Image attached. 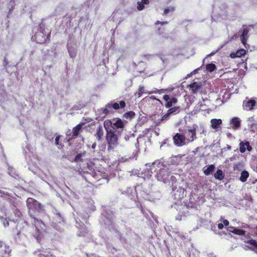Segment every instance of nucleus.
<instances>
[{
    "mask_svg": "<svg viewBox=\"0 0 257 257\" xmlns=\"http://www.w3.org/2000/svg\"><path fill=\"white\" fill-rule=\"evenodd\" d=\"M169 173L168 169L165 167L161 171L157 173L156 177L158 181L166 183L168 180Z\"/></svg>",
    "mask_w": 257,
    "mask_h": 257,
    "instance_id": "0eeeda50",
    "label": "nucleus"
},
{
    "mask_svg": "<svg viewBox=\"0 0 257 257\" xmlns=\"http://www.w3.org/2000/svg\"><path fill=\"white\" fill-rule=\"evenodd\" d=\"M174 10L173 8H167L165 9L164 12V14L166 15L168 14L170 11H173Z\"/></svg>",
    "mask_w": 257,
    "mask_h": 257,
    "instance_id": "58836bf2",
    "label": "nucleus"
},
{
    "mask_svg": "<svg viewBox=\"0 0 257 257\" xmlns=\"http://www.w3.org/2000/svg\"><path fill=\"white\" fill-rule=\"evenodd\" d=\"M248 125L250 127V131L253 133L257 132V122L251 117L247 119Z\"/></svg>",
    "mask_w": 257,
    "mask_h": 257,
    "instance_id": "f8f14e48",
    "label": "nucleus"
},
{
    "mask_svg": "<svg viewBox=\"0 0 257 257\" xmlns=\"http://www.w3.org/2000/svg\"><path fill=\"white\" fill-rule=\"evenodd\" d=\"M159 23L161 24V25H163V24H167V22H159V21H157V22L156 24H159Z\"/></svg>",
    "mask_w": 257,
    "mask_h": 257,
    "instance_id": "8fccbe9b",
    "label": "nucleus"
},
{
    "mask_svg": "<svg viewBox=\"0 0 257 257\" xmlns=\"http://www.w3.org/2000/svg\"><path fill=\"white\" fill-rule=\"evenodd\" d=\"M150 99H156V100L159 101V102H160V100L159 99H157L154 96L152 95V96H150Z\"/></svg>",
    "mask_w": 257,
    "mask_h": 257,
    "instance_id": "09e8293b",
    "label": "nucleus"
},
{
    "mask_svg": "<svg viewBox=\"0 0 257 257\" xmlns=\"http://www.w3.org/2000/svg\"><path fill=\"white\" fill-rule=\"evenodd\" d=\"M146 169L142 172L141 177L144 180L149 179L154 172H158L166 167L165 162L162 159L157 160L152 164H146Z\"/></svg>",
    "mask_w": 257,
    "mask_h": 257,
    "instance_id": "f257e3e1",
    "label": "nucleus"
},
{
    "mask_svg": "<svg viewBox=\"0 0 257 257\" xmlns=\"http://www.w3.org/2000/svg\"><path fill=\"white\" fill-rule=\"evenodd\" d=\"M68 50L69 53V55L71 58H75L77 54V50L75 48L68 46Z\"/></svg>",
    "mask_w": 257,
    "mask_h": 257,
    "instance_id": "bb28decb",
    "label": "nucleus"
},
{
    "mask_svg": "<svg viewBox=\"0 0 257 257\" xmlns=\"http://www.w3.org/2000/svg\"><path fill=\"white\" fill-rule=\"evenodd\" d=\"M252 149L251 147L249 145L248 142L245 143L241 142L240 143V151L241 153H244L246 150L250 151Z\"/></svg>",
    "mask_w": 257,
    "mask_h": 257,
    "instance_id": "4468645a",
    "label": "nucleus"
},
{
    "mask_svg": "<svg viewBox=\"0 0 257 257\" xmlns=\"http://www.w3.org/2000/svg\"><path fill=\"white\" fill-rule=\"evenodd\" d=\"M223 225L225 226H227L229 224V221L226 219L223 220Z\"/></svg>",
    "mask_w": 257,
    "mask_h": 257,
    "instance_id": "a18cd8bd",
    "label": "nucleus"
},
{
    "mask_svg": "<svg viewBox=\"0 0 257 257\" xmlns=\"http://www.w3.org/2000/svg\"><path fill=\"white\" fill-rule=\"evenodd\" d=\"M214 168L215 166L213 165H209L204 170V173L206 175H208L213 171Z\"/></svg>",
    "mask_w": 257,
    "mask_h": 257,
    "instance_id": "c85d7f7f",
    "label": "nucleus"
},
{
    "mask_svg": "<svg viewBox=\"0 0 257 257\" xmlns=\"http://www.w3.org/2000/svg\"><path fill=\"white\" fill-rule=\"evenodd\" d=\"M149 3L148 0H142L141 2H138L137 9L139 11H141L145 8V5H147Z\"/></svg>",
    "mask_w": 257,
    "mask_h": 257,
    "instance_id": "a878e982",
    "label": "nucleus"
},
{
    "mask_svg": "<svg viewBox=\"0 0 257 257\" xmlns=\"http://www.w3.org/2000/svg\"><path fill=\"white\" fill-rule=\"evenodd\" d=\"M135 113L133 111H130L124 114V116L126 118H132L134 117Z\"/></svg>",
    "mask_w": 257,
    "mask_h": 257,
    "instance_id": "f704fd0d",
    "label": "nucleus"
},
{
    "mask_svg": "<svg viewBox=\"0 0 257 257\" xmlns=\"http://www.w3.org/2000/svg\"><path fill=\"white\" fill-rule=\"evenodd\" d=\"M231 124L233 125V128L236 130L240 125V120L238 117H234L231 120Z\"/></svg>",
    "mask_w": 257,
    "mask_h": 257,
    "instance_id": "4be33fe9",
    "label": "nucleus"
},
{
    "mask_svg": "<svg viewBox=\"0 0 257 257\" xmlns=\"http://www.w3.org/2000/svg\"><path fill=\"white\" fill-rule=\"evenodd\" d=\"M174 141L175 144L178 146H183L188 144V143L186 142L184 135H181L179 133H177L174 137Z\"/></svg>",
    "mask_w": 257,
    "mask_h": 257,
    "instance_id": "9d476101",
    "label": "nucleus"
},
{
    "mask_svg": "<svg viewBox=\"0 0 257 257\" xmlns=\"http://www.w3.org/2000/svg\"><path fill=\"white\" fill-rule=\"evenodd\" d=\"M201 86L200 82H194L189 85L190 90H192L193 93H196L198 92Z\"/></svg>",
    "mask_w": 257,
    "mask_h": 257,
    "instance_id": "dca6fc26",
    "label": "nucleus"
},
{
    "mask_svg": "<svg viewBox=\"0 0 257 257\" xmlns=\"http://www.w3.org/2000/svg\"><path fill=\"white\" fill-rule=\"evenodd\" d=\"M103 132L102 128L101 127H99V128L97 130V133H96V137L97 139L99 140L101 137L103 136Z\"/></svg>",
    "mask_w": 257,
    "mask_h": 257,
    "instance_id": "473e14b6",
    "label": "nucleus"
},
{
    "mask_svg": "<svg viewBox=\"0 0 257 257\" xmlns=\"http://www.w3.org/2000/svg\"><path fill=\"white\" fill-rule=\"evenodd\" d=\"M242 106L243 109L246 110H251L257 108L255 101L252 99L244 100Z\"/></svg>",
    "mask_w": 257,
    "mask_h": 257,
    "instance_id": "9b49d317",
    "label": "nucleus"
},
{
    "mask_svg": "<svg viewBox=\"0 0 257 257\" xmlns=\"http://www.w3.org/2000/svg\"><path fill=\"white\" fill-rule=\"evenodd\" d=\"M173 104L172 103V102L171 101V100H170L169 101H167L166 104V107L167 108H169L170 107H171L172 106Z\"/></svg>",
    "mask_w": 257,
    "mask_h": 257,
    "instance_id": "ea45409f",
    "label": "nucleus"
},
{
    "mask_svg": "<svg viewBox=\"0 0 257 257\" xmlns=\"http://www.w3.org/2000/svg\"><path fill=\"white\" fill-rule=\"evenodd\" d=\"M81 157H82V155L81 154H77L76 157H75V160L76 162H79V161H80L81 160Z\"/></svg>",
    "mask_w": 257,
    "mask_h": 257,
    "instance_id": "4c0bfd02",
    "label": "nucleus"
},
{
    "mask_svg": "<svg viewBox=\"0 0 257 257\" xmlns=\"http://www.w3.org/2000/svg\"><path fill=\"white\" fill-rule=\"evenodd\" d=\"M112 119L111 120H106L104 122V126L107 132V133H109V132H112L113 128L112 125Z\"/></svg>",
    "mask_w": 257,
    "mask_h": 257,
    "instance_id": "412c9836",
    "label": "nucleus"
},
{
    "mask_svg": "<svg viewBox=\"0 0 257 257\" xmlns=\"http://www.w3.org/2000/svg\"><path fill=\"white\" fill-rule=\"evenodd\" d=\"M4 225L5 226H8L9 223V222L8 221H6V222H5V221H4Z\"/></svg>",
    "mask_w": 257,
    "mask_h": 257,
    "instance_id": "603ef678",
    "label": "nucleus"
},
{
    "mask_svg": "<svg viewBox=\"0 0 257 257\" xmlns=\"http://www.w3.org/2000/svg\"><path fill=\"white\" fill-rule=\"evenodd\" d=\"M210 122L211 127L216 130L221 124L222 120L220 119H212Z\"/></svg>",
    "mask_w": 257,
    "mask_h": 257,
    "instance_id": "a211bd4d",
    "label": "nucleus"
},
{
    "mask_svg": "<svg viewBox=\"0 0 257 257\" xmlns=\"http://www.w3.org/2000/svg\"><path fill=\"white\" fill-rule=\"evenodd\" d=\"M197 126V125L194 124L192 126V127L184 131L183 135L186 139V142L188 144L193 142L196 139V130Z\"/></svg>",
    "mask_w": 257,
    "mask_h": 257,
    "instance_id": "39448f33",
    "label": "nucleus"
},
{
    "mask_svg": "<svg viewBox=\"0 0 257 257\" xmlns=\"http://www.w3.org/2000/svg\"><path fill=\"white\" fill-rule=\"evenodd\" d=\"M96 143H93L92 145V148L93 149H95L96 147Z\"/></svg>",
    "mask_w": 257,
    "mask_h": 257,
    "instance_id": "3c124183",
    "label": "nucleus"
},
{
    "mask_svg": "<svg viewBox=\"0 0 257 257\" xmlns=\"http://www.w3.org/2000/svg\"><path fill=\"white\" fill-rule=\"evenodd\" d=\"M27 203L28 207L30 210V212L31 210H36L38 212H40L42 210L41 205L37 201L32 198H28Z\"/></svg>",
    "mask_w": 257,
    "mask_h": 257,
    "instance_id": "423d86ee",
    "label": "nucleus"
},
{
    "mask_svg": "<svg viewBox=\"0 0 257 257\" xmlns=\"http://www.w3.org/2000/svg\"><path fill=\"white\" fill-rule=\"evenodd\" d=\"M179 107H173V108H171L170 109H169L168 111V112H169L171 114L173 113H177V111H178V109Z\"/></svg>",
    "mask_w": 257,
    "mask_h": 257,
    "instance_id": "c9c22d12",
    "label": "nucleus"
},
{
    "mask_svg": "<svg viewBox=\"0 0 257 257\" xmlns=\"http://www.w3.org/2000/svg\"><path fill=\"white\" fill-rule=\"evenodd\" d=\"M11 251L9 245L5 242L0 241V257H10Z\"/></svg>",
    "mask_w": 257,
    "mask_h": 257,
    "instance_id": "1a4fd4ad",
    "label": "nucleus"
},
{
    "mask_svg": "<svg viewBox=\"0 0 257 257\" xmlns=\"http://www.w3.org/2000/svg\"><path fill=\"white\" fill-rule=\"evenodd\" d=\"M202 133H204V128L203 126L202 127Z\"/></svg>",
    "mask_w": 257,
    "mask_h": 257,
    "instance_id": "5fc2aeb1",
    "label": "nucleus"
},
{
    "mask_svg": "<svg viewBox=\"0 0 257 257\" xmlns=\"http://www.w3.org/2000/svg\"><path fill=\"white\" fill-rule=\"evenodd\" d=\"M205 105L204 103V100L199 102L196 106V109L197 110H205V108H204V106Z\"/></svg>",
    "mask_w": 257,
    "mask_h": 257,
    "instance_id": "72a5a7b5",
    "label": "nucleus"
},
{
    "mask_svg": "<svg viewBox=\"0 0 257 257\" xmlns=\"http://www.w3.org/2000/svg\"><path fill=\"white\" fill-rule=\"evenodd\" d=\"M82 231H80V233L79 234V235H84V233L86 232V228L85 227H82L81 228Z\"/></svg>",
    "mask_w": 257,
    "mask_h": 257,
    "instance_id": "79ce46f5",
    "label": "nucleus"
},
{
    "mask_svg": "<svg viewBox=\"0 0 257 257\" xmlns=\"http://www.w3.org/2000/svg\"><path fill=\"white\" fill-rule=\"evenodd\" d=\"M248 31L246 29H244L242 35L240 37L241 41L243 45L246 47V41L247 38Z\"/></svg>",
    "mask_w": 257,
    "mask_h": 257,
    "instance_id": "393cba45",
    "label": "nucleus"
},
{
    "mask_svg": "<svg viewBox=\"0 0 257 257\" xmlns=\"http://www.w3.org/2000/svg\"><path fill=\"white\" fill-rule=\"evenodd\" d=\"M163 98L166 101H168L170 100V96L168 95H165L164 96H163Z\"/></svg>",
    "mask_w": 257,
    "mask_h": 257,
    "instance_id": "37998d69",
    "label": "nucleus"
},
{
    "mask_svg": "<svg viewBox=\"0 0 257 257\" xmlns=\"http://www.w3.org/2000/svg\"><path fill=\"white\" fill-rule=\"evenodd\" d=\"M215 53H216V52H212L211 53H210V54L209 55H210V56L213 55Z\"/></svg>",
    "mask_w": 257,
    "mask_h": 257,
    "instance_id": "864d4df0",
    "label": "nucleus"
},
{
    "mask_svg": "<svg viewBox=\"0 0 257 257\" xmlns=\"http://www.w3.org/2000/svg\"><path fill=\"white\" fill-rule=\"evenodd\" d=\"M59 139H60L59 136L57 137L55 139V143L57 145L58 144V141H59Z\"/></svg>",
    "mask_w": 257,
    "mask_h": 257,
    "instance_id": "de8ad7c7",
    "label": "nucleus"
},
{
    "mask_svg": "<svg viewBox=\"0 0 257 257\" xmlns=\"http://www.w3.org/2000/svg\"><path fill=\"white\" fill-rule=\"evenodd\" d=\"M222 174V171L221 170L218 169L216 173L214 174V177L217 179L221 180L223 178Z\"/></svg>",
    "mask_w": 257,
    "mask_h": 257,
    "instance_id": "7c9ffc66",
    "label": "nucleus"
},
{
    "mask_svg": "<svg viewBox=\"0 0 257 257\" xmlns=\"http://www.w3.org/2000/svg\"><path fill=\"white\" fill-rule=\"evenodd\" d=\"M82 127V125L80 124H78L76 127H75L73 130V136L76 137L79 133Z\"/></svg>",
    "mask_w": 257,
    "mask_h": 257,
    "instance_id": "c756f323",
    "label": "nucleus"
},
{
    "mask_svg": "<svg viewBox=\"0 0 257 257\" xmlns=\"http://www.w3.org/2000/svg\"><path fill=\"white\" fill-rule=\"evenodd\" d=\"M243 239V238H242ZM244 240V242H248L249 244V246L248 247L251 249L254 250L255 252L257 253V243L256 241L254 240L250 239V240Z\"/></svg>",
    "mask_w": 257,
    "mask_h": 257,
    "instance_id": "aec40b11",
    "label": "nucleus"
},
{
    "mask_svg": "<svg viewBox=\"0 0 257 257\" xmlns=\"http://www.w3.org/2000/svg\"><path fill=\"white\" fill-rule=\"evenodd\" d=\"M125 106V103L123 101H120L119 102H111L107 104L105 107L101 109L103 114L106 115L110 112L112 108L117 110L120 108H123Z\"/></svg>",
    "mask_w": 257,
    "mask_h": 257,
    "instance_id": "20e7f679",
    "label": "nucleus"
},
{
    "mask_svg": "<svg viewBox=\"0 0 257 257\" xmlns=\"http://www.w3.org/2000/svg\"><path fill=\"white\" fill-rule=\"evenodd\" d=\"M35 254L39 257H55L48 250H38L35 252Z\"/></svg>",
    "mask_w": 257,
    "mask_h": 257,
    "instance_id": "2eb2a0df",
    "label": "nucleus"
},
{
    "mask_svg": "<svg viewBox=\"0 0 257 257\" xmlns=\"http://www.w3.org/2000/svg\"><path fill=\"white\" fill-rule=\"evenodd\" d=\"M15 6V1L14 0H10V1H8L7 4V9L9 10L8 17H9V14L13 10Z\"/></svg>",
    "mask_w": 257,
    "mask_h": 257,
    "instance_id": "b1692460",
    "label": "nucleus"
},
{
    "mask_svg": "<svg viewBox=\"0 0 257 257\" xmlns=\"http://www.w3.org/2000/svg\"><path fill=\"white\" fill-rule=\"evenodd\" d=\"M223 224L220 223L218 224V227L219 229H221L223 228Z\"/></svg>",
    "mask_w": 257,
    "mask_h": 257,
    "instance_id": "49530a36",
    "label": "nucleus"
},
{
    "mask_svg": "<svg viewBox=\"0 0 257 257\" xmlns=\"http://www.w3.org/2000/svg\"><path fill=\"white\" fill-rule=\"evenodd\" d=\"M113 128H122L124 126V122L119 118H114L112 119Z\"/></svg>",
    "mask_w": 257,
    "mask_h": 257,
    "instance_id": "ddd939ff",
    "label": "nucleus"
},
{
    "mask_svg": "<svg viewBox=\"0 0 257 257\" xmlns=\"http://www.w3.org/2000/svg\"><path fill=\"white\" fill-rule=\"evenodd\" d=\"M170 113L167 111V113L165 114L162 118V121L166 120L169 117Z\"/></svg>",
    "mask_w": 257,
    "mask_h": 257,
    "instance_id": "e433bc0d",
    "label": "nucleus"
},
{
    "mask_svg": "<svg viewBox=\"0 0 257 257\" xmlns=\"http://www.w3.org/2000/svg\"><path fill=\"white\" fill-rule=\"evenodd\" d=\"M198 70V69H196L194 70L193 72L190 73V74H188L187 78L191 77L193 73L195 74V73H197Z\"/></svg>",
    "mask_w": 257,
    "mask_h": 257,
    "instance_id": "a19ab883",
    "label": "nucleus"
},
{
    "mask_svg": "<svg viewBox=\"0 0 257 257\" xmlns=\"http://www.w3.org/2000/svg\"><path fill=\"white\" fill-rule=\"evenodd\" d=\"M160 90H159L156 89L154 91H146L144 86H140L139 88L138 96H139V97H141L144 93H148V94H151L153 93H157V92L160 93Z\"/></svg>",
    "mask_w": 257,
    "mask_h": 257,
    "instance_id": "6ab92c4d",
    "label": "nucleus"
},
{
    "mask_svg": "<svg viewBox=\"0 0 257 257\" xmlns=\"http://www.w3.org/2000/svg\"><path fill=\"white\" fill-rule=\"evenodd\" d=\"M228 230L230 232L234 233L235 234H238L243 236H245V232L242 230L237 229L233 226H229L227 228Z\"/></svg>",
    "mask_w": 257,
    "mask_h": 257,
    "instance_id": "f3484780",
    "label": "nucleus"
},
{
    "mask_svg": "<svg viewBox=\"0 0 257 257\" xmlns=\"http://www.w3.org/2000/svg\"><path fill=\"white\" fill-rule=\"evenodd\" d=\"M248 176H249L248 173L246 171H243L241 173V176L240 177V180L242 182H244L246 181Z\"/></svg>",
    "mask_w": 257,
    "mask_h": 257,
    "instance_id": "cd10ccee",
    "label": "nucleus"
},
{
    "mask_svg": "<svg viewBox=\"0 0 257 257\" xmlns=\"http://www.w3.org/2000/svg\"><path fill=\"white\" fill-rule=\"evenodd\" d=\"M245 50L244 49H240L238 50L236 53H231L230 54V57L232 58L235 57H240L241 56L244 55L245 54Z\"/></svg>",
    "mask_w": 257,
    "mask_h": 257,
    "instance_id": "5701e85b",
    "label": "nucleus"
},
{
    "mask_svg": "<svg viewBox=\"0 0 257 257\" xmlns=\"http://www.w3.org/2000/svg\"><path fill=\"white\" fill-rule=\"evenodd\" d=\"M106 140L108 144V148H113L117 144V137L113 132L107 133Z\"/></svg>",
    "mask_w": 257,
    "mask_h": 257,
    "instance_id": "6e6552de",
    "label": "nucleus"
},
{
    "mask_svg": "<svg viewBox=\"0 0 257 257\" xmlns=\"http://www.w3.org/2000/svg\"><path fill=\"white\" fill-rule=\"evenodd\" d=\"M35 230L34 232V237L37 240H40L44 235L45 231V224L41 221L34 218Z\"/></svg>",
    "mask_w": 257,
    "mask_h": 257,
    "instance_id": "7ed1b4c3",
    "label": "nucleus"
},
{
    "mask_svg": "<svg viewBox=\"0 0 257 257\" xmlns=\"http://www.w3.org/2000/svg\"><path fill=\"white\" fill-rule=\"evenodd\" d=\"M206 69L208 72H211L216 69V66L215 64L213 63H210L206 65Z\"/></svg>",
    "mask_w": 257,
    "mask_h": 257,
    "instance_id": "2f4dec72",
    "label": "nucleus"
},
{
    "mask_svg": "<svg viewBox=\"0 0 257 257\" xmlns=\"http://www.w3.org/2000/svg\"><path fill=\"white\" fill-rule=\"evenodd\" d=\"M50 34V32L48 29L43 28L40 26L38 31L32 36V39L35 41L37 43L43 44L48 39Z\"/></svg>",
    "mask_w": 257,
    "mask_h": 257,
    "instance_id": "f03ea898",
    "label": "nucleus"
},
{
    "mask_svg": "<svg viewBox=\"0 0 257 257\" xmlns=\"http://www.w3.org/2000/svg\"><path fill=\"white\" fill-rule=\"evenodd\" d=\"M171 101L172 102L173 104H175L177 102V99L176 98L173 97L171 99H170Z\"/></svg>",
    "mask_w": 257,
    "mask_h": 257,
    "instance_id": "c03bdc74",
    "label": "nucleus"
}]
</instances>
